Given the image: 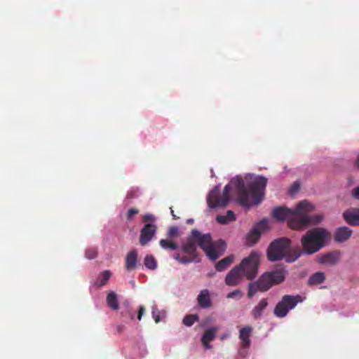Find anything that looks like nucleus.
Listing matches in <instances>:
<instances>
[{"label":"nucleus","mask_w":359,"mask_h":359,"mask_svg":"<svg viewBox=\"0 0 359 359\" xmlns=\"http://www.w3.org/2000/svg\"><path fill=\"white\" fill-rule=\"evenodd\" d=\"M156 313H157V309L155 307H153L152 316H153V318H154L155 322L156 323H158L160 322V316Z\"/></svg>","instance_id":"4c0bfd02"},{"label":"nucleus","mask_w":359,"mask_h":359,"mask_svg":"<svg viewBox=\"0 0 359 359\" xmlns=\"http://www.w3.org/2000/svg\"><path fill=\"white\" fill-rule=\"evenodd\" d=\"M236 215L231 210H227L226 215H217L216 221L221 224H227L231 222L235 221Z\"/></svg>","instance_id":"5701e85b"},{"label":"nucleus","mask_w":359,"mask_h":359,"mask_svg":"<svg viewBox=\"0 0 359 359\" xmlns=\"http://www.w3.org/2000/svg\"><path fill=\"white\" fill-rule=\"evenodd\" d=\"M234 256L233 255H229L224 259L219 261L216 266L215 269L218 271H222L225 270L228 266H229L233 262Z\"/></svg>","instance_id":"393cba45"},{"label":"nucleus","mask_w":359,"mask_h":359,"mask_svg":"<svg viewBox=\"0 0 359 359\" xmlns=\"http://www.w3.org/2000/svg\"><path fill=\"white\" fill-rule=\"evenodd\" d=\"M136 197H137V194L135 191H131L128 192L127 198H136Z\"/></svg>","instance_id":"a19ab883"},{"label":"nucleus","mask_w":359,"mask_h":359,"mask_svg":"<svg viewBox=\"0 0 359 359\" xmlns=\"http://www.w3.org/2000/svg\"><path fill=\"white\" fill-rule=\"evenodd\" d=\"M191 236L207 257L213 261L222 256L226 250L225 242L221 239L212 242L210 233L202 234L199 231L194 229L191 231Z\"/></svg>","instance_id":"20e7f679"},{"label":"nucleus","mask_w":359,"mask_h":359,"mask_svg":"<svg viewBox=\"0 0 359 359\" xmlns=\"http://www.w3.org/2000/svg\"><path fill=\"white\" fill-rule=\"evenodd\" d=\"M273 285L280 284L284 281L286 275V270L284 268H279L270 272H267Z\"/></svg>","instance_id":"dca6fc26"},{"label":"nucleus","mask_w":359,"mask_h":359,"mask_svg":"<svg viewBox=\"0 0 359 359\" xmlns=\"http://www.w3.org/2000/svg\"><path fill=\"white\" fill-rule=\"evenodd\" d=\"M193 222V220H192V219H189V220L187 221V222H188V223H191V222Z\"/></svg>","instance_id":"49530a36"},{"label":"nucleus","mask_w":359,"mask_h":359,"mask_svg":"<svg viewBox=\"0 0 359 359\" xmlns=\"http://www.w3.org/2000/svg\"><path fill=\"white\" fill-rule=\"evenodd\" d=\"M107 304L108 306L112 310L117 311L119 309V304L117 299L116 294L111 291L107 297Z\"/></svg>","instance_id":"a878e982"},{"label":"nucleus","mask_w":359,"mask_h":359,"mask_svg":"<svg viewBox=\"0 0 359 359\" xmlns=\"http://www.w3.org/2000/svg\"><path fill=\"white\" fill-rule=\"evenodd\" d=\"M144 264L147 269L151 270L155 269L157 266L156 261L152 255H147L144 258Z\"/></svg>","instance_id":"c85d7f7f"},{"label":"nucleus","mask_w":359,"mask_h":359,"mask_svg":"<svg viewBox=\"0 0 359 359\" xmlns=\"http://www.w3.org/2000/svg\"><path fill=\"white\" fill-rule=\"evenodd\" d=\"M197 246L196 243L192 238V236L188 238L187 242L182 245V251L184 255L181 256L177 253L173 258L181 264H187L193 262H197Z\"/></svg>","instance_id":"1a4fd4ad"},{"label":"nucleus","mask_w":359,"mask_h":359,"mask_svg":"<svg viewBox=\"0 0 359 359\" xmlns=\"http://www.w3.org/2000/svg\"><path fill=\"white\" fill-rule=\"evenodd\" d=\"M160 246L165 250H175L177 249V245L168 239H161L159 242Z\"/></svg>","instance_id":"cd10ccee"},{"label":"nucleus","mask_w":359,"mask_h":359,"mask_svg":"<svg viewBox=\"0 0 359 359\" xmlns=\"http://www.w3.org/2000/svg\"><path fill=\"white\" fill-rule=\"evenodd\" d=\"M259 263V254L255 251H252L250 255L244 258L237 266L240 271H241L244 277L252 280L257 274Z\"/></svg>","instance_id":"0eeeda50"},{"label":"nucleus","mask_w":359,"mask_h":359,"mask_svg":"<svg viewBox=\"0 0 359 359\" xmlns=\"http://www.w3.org/2000/svg\"><path fill=\"white\" fill-rule=\"evenodd\" d=\"M339 259V252L334 251L323 255L319 257V262L324 264L334 265Z\"/></svg>","instance_id":"a211bd4d"},{"label":"nucleus","mask_w":359,"mask_h":359,"mask_svg":"<svg viewBox=\"0 0 359 359\" xmlns=\"http://www.w3.org/2000/svg\"><path fill=\"white\" fill-rule=\"evenodd\" d=\"M353 231L346 226L338 228L334 233V240L339 243L347 241L352 235Z\"/></svg>","instance_id":"2eb2a0df"},{"label":"nucleus","mask_w":359,"mask_h":359,"mask_svg":"<svg viewBox=\"0 0 359 359\" xmlns=\"http://www.w3.org/2000/svg\"><path fill=\"white\" fill-rule=\"evenodd\" d=\"M243 275L241 271L237 266L233 267L226 275L225 278V283L227 285L234 286L241 283L243 278Z\"/></svg>","instance_id":"9b49d317"},{"label":"nucleus","mask_w":359,"mask_h":359,"mask_svg":"<svg viewBox=\"0 0 359 359\" xmlns=\"http://www.w3.org/2000/svg\"><path fill=\"white\" fill-rule=\"evenodd\" d=\"M302 255L298 248H291V241L283 237L274 240L267 248L266 256L270 262L285 259L291 263L295 262Z\"/></svg>","instance_id":"f03ea898"},{"label":"nucleus","mask_w":359,"mask_h":359,"mask_svg":"<svg viewBox=\"0 0 359 359\" xmlns=\"http://www.w3.org/2000/svg\"><path fill=\"white\" fill-rule=\"evenodd\" d=\"M249 290H252V292H253L254 294H256L258 291H259V287H258L257 285V282L250 283Z\"/></svg>","instance_id":"c9c22d12"},{"label":"nucleus","mask_w":359,"mask_h":359,"mask_svg":"<svg viewBox=\"0 0 359 359\" xmlns=\"http://www.w3.org/2000/svg\"><path fill=\"white\" fill-rule=\"evenodd\" d=\"M299 184L297 182H295L292 185L290 191V193L292 194V193L297 191L299 190Z\"/></svg>","instance_id":"ea45409f"},{"label":"nucleus","mask_w":359,"mask_h":359,"mask_svg":"<svg viewBox=\"0 0 359 359\" xmlns=\"http://www.w3.org/2000/svg\"><path fill=\"white\" fill-rule=\"evenodd\" d=\"M252 332V327L246 326L241 328L239 331V339L241 341V346L243 348H248L250 345V337Z\"/></svg>","instance_id":"f3484780"},{"label":"nucleus","mask_w":359,"mask_h":359,"mask_svg":"<svg viewBox=\"0 0 359 359\" xmlns=\"http://www.w3.org/2000/svg\"><path fill=\"white\" fill-rule=\"evenodd\" d=\"M325 280V276L323 272L318 271L312 274L309 280L308 284L309 285H317L323 283Z\"/></svg>","instance_id":"b1692460"},{"label":"nucleus","mask_w":359,"mask_h":359,"mask_svg":"<svg viewBox=\"0 0 359 359\" xmlns=\"http://www.w3.org/2000/svg\"><path fill=\"white\" fill-rule=\"evenodd\" d=\"M266 184L267 179L259 176L248 184L247 189L243 180L236 177L224 187L222 194H220L219 187H215L208 195V205L211 208L225 207L229 201L231 189L236 192L237 201L241 205L250 207L252 204L257 205L263 200Z\"/></svg>","instance_id":"f257e3e1"},{"label":"nucleus","mask_w":359,"mask_h":359,"mask_svg":"<svg viewBox=\"0 0 359 359\" xmlns=\"http://www.w3.org/2000/svg\"><path fill=\"white\" fill-rule=\"evenodd\" d=\"M355 165L359 168V155L357 156L355 162Z\"/></svg>","instance_id":"c03bdc74"},{"label":"nucleus","mask_w":359,"mask_h":359,"mask_svg":"<svg viewBox=\"0 0 359 359\" xmlns=\"http://www.w3.org/2000/svg\"><path fill=\"white\" fill-rule=\"evenodd\" d=\"M255 294H254L253 292H252V290H249L248 289V297L249 298H252Z\"/></svg>","instance_id":"79ce46f5"},{"label":"nucleus","mask_w":359,"mask_h":359,"mask_svg":"<svg viewBox=\"0 0 359 359\" xmlns=\"http://www.w3.org/2000/svg\"><path fill=\"white\" fill-rule=\"evenodd\" d=\"M199 320L198 316L196 314L187 315L183 319V323L188 327L191 326L195 321Z\"/></svg>","instance_id":"c756f323"},{"label":"nucleus","mask_w":359,"mask_h":359,"mask_svg":"<svg viewBox=\"0 0 359 359\" xmlns=\"http://www.w3.org/2000/svg\"><path fill=\"white\" fill-rule=\"evenodd\" d=\"M121 316L123 317H128L132 320L135 319L134 312L133 311L132 308L129 306L128 303L126 309L121 311Z\"/></svg>","instance_id":"2f4dec72"},{"label":"nucleus","mask_w":359,"mask_h":359,"mask_svg":"<svg viewBox=\"0 0 359 359\" xmlns=\"http://www.w3.org/2000/svg\"><path fill=\"white\" fill-rule=\"evenodd\" d=\"M293 210L285 207H277L273 209L272 216L278 221L282 222L290 219Z\"/></svg>","instance_id":"4468645a"},{"label":"nucleus","mask_w":359,"mask_h":359,"mask_svg":"<svg viewBox=\"0 0 359 359\" xmlns=\"http://www.w3.org/2000/svg\"><path fill=\"white\" fill-rule=\"evenodd\" d=\"M97 256L96 248H89L86 250L85 257L88 259H93Z\"/></svg>","instance_id":"7c9ffc66"},{"label":"nucleus","mask_w":359,"mask_h":359,"mask_svg":"<svg viewBox=\"0 0 359 359\" xmlns=\"http://www.w3.org/2000/svg\"><path fill=\"white\" fill-rule=\"evenodd\" d=\"M313 210L314 206L311 203L306 201L299 203L288 220L289 226L294 230H304L310 224H316L320 222L323 219L321 215H309Z\"/></svg>","instance_id":"7ed1b4c3"},{"label":"nucleus","mask_w":359,"mask_h":359,"mask_svg":"<svg viewBox=\"0 0 359 359\" xmlns=\"http://www.w3.org/2000/svg\"><path fill=\"white\" fill-rule=\"evenodd\" d=\"M198 303L200 307L205 309L212 306V302L210 297V292L208 290L201 291L197 297Z\"/></svg>","instance_id":"412c9836"},{"label":"nucleus","mask_w":359,"mask_h":359,"mask_svg":"<svg viewBox=\"0 0 359 359\" xmlns=\"http://www.w3.org/2000/svg\"><path fill=\"white\" fill-rule=\"evenodd\" d=\"M156 218L151 214H146L142 217L144 226L140 230V244L142 246L147 245L155 236L157 231V226L155 224Z\"/></svg>","instance_id":"6e6552de"},{"label":"nucleus","mask_w":359,"mask_h":359,"mask_svg":"<svg viewBox=\"0 0 359 359\" xmlns=\"http://www.w3.org/2000/svg\"><path fill=\"white\" fill-rule=\"evenodd\" d=\"M304 297L301 295H283L281 300L276 305L273 314L279 318H285L290 310L294 309L299 303L304 300Z\"/></svg>","instance_id":"423d86ee"},{"label":"nucleus","mask_w":359,"mask_h":359,"mask_svg":"<svg viewBox=\"0 0 359 359\" xmlns=\"http://www.w3.org/2000/svg\"><path fill=\"white\" fill-rule=\"evenodd\" d=\"M217 330H218L217 327H211L205 331V332L201 338V341H202L203 346L206 349L211 348L212 346L210 345V342L211 341L214 340V339L215 338Z\"/></svg>","instance_id":"ddd939ff"},{"label":"nucleus","mask_w":359,"mask_h":359,"mask_svg":"<svg viewBox=\"0 0 359 359\" xmlns=\"http://www.w3.org/2000/svg\"><path fill=\"white\" fill-rule=\"evenodd\" d=\"M243 292L240 290H236L231 292H229L226 297L229 299H241L243 297Z\"/></svg>","instance_id":"473e14b6"},{"label":"nucleus","mask_w":359,"mask_h":359,"mask_svg":"<svg viewBox=\"0 0 359 359\" xmlns=\"http://www.w3.org/2000/svg\"><path fill=\"white\" fill-rule=\"evenodd\" d=\"M256 282L261 292H266L273 286L271 278L267 272L264 273Z\"/></svg>","instance_id":"aec40b11"},{"label":"nucleus","mask_w":359,"mask_h":359,"mask_svg":"<svg viewBox=\"0 0 359 359\" xmlns=\"http://www.w3.org/2000/svg\"><path fill=\"white\" fill-rule=\"evenodd\" d=\"M329 232L323 228H314L309 230L302 239V253L312 255L318 252L325 245Z\"/></svg>","instance_id":"39448f33"},{"label":"nucleus","mask_w":359,"mask_h":359,"mask_svg":"<svg viewBox=\"0 0 359 359\" xmlns=\"http://www.w3.org/2000/svg\"><path fill=\"white\" fill-rule=\"evenodd\" d=\"M170 212H171V214H172V216L173 217V219H178L179 217H177L174 212V210H172V208H170Z\"/></svg>","instance_id":"37998d69"},{"label":"nucleus","mask_w":359,"mask_h":359,"mask_svg":"<svg viewBox=\"0 0 359 359\" xmlns=\"http://www.w3.org/2000/svg\"><path fill=\"white\" fill-rule=\"evenodd\" d=\"M343 217L349 225L359 226V208H348L344 212Z\"/></svg>","instance_id":"f8f14e48"},{"label":"nucleus","mask_w":359,"mask_h":359,"mask_svg":"<svg viewBox=\"0 0 359 359\" xmlns=\"http://www.w3.org/2000/svg\"><path fill=\"white\" fill-rule=\"evenodd\" d=\"M137 250L136 249L129 251L126 257V268L128 271L133 270L137 265Z\"/></svg>","instance_id":"6ab92c4d"},{"label":"nucleus","mask_w":359,"mask_h":359,"mask_svg":"<svg viewBox=\"0 0 359 359\" xmlns=\"http://www.w3.org/2000/svg\"><path fill=\"white\" fill-rule=\"evenodd\" d=\"M123 326H118L117 330L118 332H121L123 330Z\"/></svg>","instance_id":"a18cd8bd"},{"label":"nucleus","mask_w":359,"mask_h":359,"mask_svg":"<svg viewBox=\"0 0 359 359\" xmlns=\"http://www.w3.org/2000/svg\"><path fill=\"white\" fill-rule=\"evenodd\" d=\"M111 276V273L109 270H106L102 272L98 276V285L99 287H102L105 285L110 277Z\"/></svg>","instance_id":"bb28decb"},{"label":"nucleus","mask_w":359,"mask_h":359,"mask_svg":"<svg viewBox=\"0 0 359 359\" xmlns=\"http://www.w3.org/2000/svg\"><path fill=\"white\" fill-rule=\"evenodd\" d=\"M139 213V210L137 208H130L127 212V219L131 220L133 217Z\"/></svg>","instance_id":"f704fd0d"},{"label":"nucleus","mask_w":359,"mask_h":359,"mask_svg":"<svg viewBox=\"0 0 359 359\" xmlns=\"http://www.w3.org/2000/svg\"><path fill=\"white\" fill-rule=\"evenodd\" d=\"M268 306V301L265 298H263L258 303V304L251 311V316L255 318V319H258L259 318L264 310L266 309V308Z\"/></svg>","instance_id":"4be33fe9"},{"label":"nucleus","mask_w":359,"mask_h":359,"mask_svg":"<svg viewBox=\"0 0 359 359\" xmlns=\"http://www.w3.org/2000/svg\"><path fill=\"white\" fill-rule=\"evenodd\" d=\"M178 229L176 226H170L168 229L167 236L169 238L175 237L177 234Z\"/></svg>","instance_id":"72a5a7b5"},{"label":"nucleus","mask_w":359,"mask_h":359,"mask_svg":"<svg viewBox=\"0 0 359 359\" xmlns=\"http://www.w3.org/2000/svg\"><path fill=\"white\" fill-rule=\"evenodd\" d=\"M353 198L359 201V186L352 190Z\"/></svg>","instance_id":"58836bf2"},{"label":"nucleus","mask_w":359,"mask_h":359,"mask_svg":"<svg viewBox=\"0 0 359 359\" xmlns=\"http://www.w3.org/2000/svg\"><path fill=\"white\" fill-rule=\"evenodd\" d=\"M145 312V308L143 306H140L138 308L137 319L141 320L142 316Z\"/></svg>","instance_id":"e433bc0d"},{"label":"nucleus","mask_w":359,"mask_h":359,"mask_svg":"<svg viewBox=\"0 0 359 359\" xmlns=\"http://www.w3.org/2000/svg\"><path fill=\"white\" fill-rule=\"evenodd\" d=\"M267 229V222L262 220L257 223L247 236V243L250 245L255 244L261 234Z\"/></svg>","instance_id":"9d476101"}]
</instances>
